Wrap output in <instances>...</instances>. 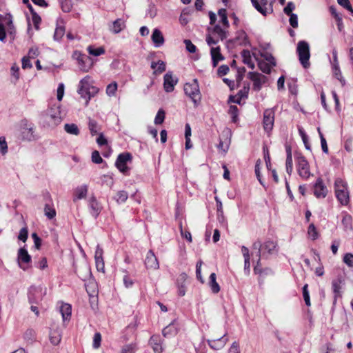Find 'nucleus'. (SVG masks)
Segmentation results:
<instances>
[{
	"instance_id": "680f3d73",
	"label": "nucleus",
	"mask_w": 353,
	"mask_h": 353,
	"mask_svg": "<svg viewBox=\"0 0 353 353\" xmlns=\"http://www.w3.org/2000/svg\"><path fill=\"white\" fill-rule=\"evenodd\" d=\"M103 159L101 158L99 152L97 150H94L92 153V161L94 163L99 164L103 162Z\"/></svg>"
},
{
	"instance_id": "aec40b11",
	"label": "nucleus",
	"mask_w": 353,
	"mask_h": 353,
	"mask_svg": "<svg viewBox=\"0 0 353 353\" xmlns=\"http://www.w3.org/2000/svg\"><path fill=\"white\" fill-rule=\"evenodd\" d=\"M233 45L247 46L249 44L248 38L245 31H239L236 36L230 41Z\"/></svg>"
},
{
	"instance_id": "4be33fe9",
	"label": "nucleus",
	"mask_w": 353,
	"mask_h": 353,
	"mask_svg": "<svg viewBox=\"0 0 353 353\" xmlns=\"http://www.w3.org/2000/svg\"><path fill=\"white\" fill-rule=\"evenodd\" d=\"M151 39L154 46L157 48L163 46L165 41L162 32L157 28L153 30Z\"/></svg>"
},
{
	"instance_id": "bb28decb",
	"label": "nucleus",
	"mask_w": 353,
	"mask_h": 353,
	"mask_svg": "<svg viewBox=\"0 0 353 353\" xmlns=\"http://www.w3.org/2000/svg\"><path fill=\"white\" fill-rule=\"evenodd\" d=\"M243 62L251 69L254 68V63L252 61L251 53L248 50H243L241 52Z\"/></svg>"
},
{
	"instance_id": "9b49d317",
	"label": "nucleus",
	"mask_w": 353,
	"mask_h": 353,
	"mask_svg": "<svg viewBox=\"0 0 353 353\" xmlns=\"http://www.w3.org/2000/svg\"><path fill=\"white\" fill-rule=\"evenodd\" d=\"M275 111L274 108L265 109L263 112V125L264 130L270 132L274 126Z\"/></svg>"
},
{
	"instance_id": "79ce46f5",
	"label": "nucleus",
	"mask_w": 353,
	"mask_h": 353,
	"mask_svg": "<svg viewBox=\"0 0 353 353\" xmlns=\"http://www.w3.org/2000/svg\"><path fill=\"white\" fill-rule=\"evenodd\" d=\"M343 280L341 277L337 278L336 279H334L332 282V288L334 293L335 294V296H336L339 295L341 290V284L342 283Z\"/></svg>"
},
{
	"instance_id": "13d9d810",
	"label": "nucleus",
	"mask_w": 353,
	"mask_h": 353,
	"mask_svg": "<svg viewBox=\"0 0 353 353\" xmlns=\"http://www.w3.org/2000/svg\"><path fill=\"white\" fill-rule=\"evenodd\" d=\"M307 233L312 237V240H316L318 238V232L314 223H311L309 225Z\"/></svg>"
},
{
	"instance_id": "412c9836",
	"label": "nucleus",
	"mask_w": 353,
	"mask_h": 353,
	"mask_svg": "<svg viewBox=\"0 0 353 353\" xmlns=\"http://www.w3.org/2000/svg\"><path fill=\"white\" fill-rule=\"evenodd\" d=\"M210 54L212 57V66L214 68L217 66L219 61L224 59L223 56L221 53V49L219 46L211 48Z\"/></svg>"
},
{
	"instance_id": "393cba45",
	"label": "nucleus",
	"mask_w": 353,
	"mask_h": 353,
	"mask_svg": "<svg viewBox=\"0 0 353 353\" xmlns=\"http://www.w3.org/2000/svg\"><path fill=\"white\" fill-rule=\"evenodd\" d=\"M88 193V185H83L77 187L74 192L73 201H76L77 199H82L85 198Z\"/></svg>"
},
{
	"instance_id": "3c124183",
	"label": "nucleus",
	"mask_w": 353,
	"mask_h": 353,
	"mask_svg": "<svg viewBox=\"0 0 353 353\" xmlns=\"http://www.w3.org/2000/svg\"><path fill=\"white\" fill-rule=\"evenodd\" d=\"M261 161L260 159H258L255 163V166H254V172H255V174L256 176V178L258 179V181H259V183L262 185H263V181H262V179H261Z\"/></svg>"
},
{
	"instance_id": "c85d7f7f",
	"label": "nucleus",
	"mask_w": 353,
	"mask_h": 353,
	"mask_svg": "<svg viewBox=\"0 0 353 353\" xmlns=\"http://www.w3.org/2000/svg\"><path fill=\"white\" fill-rule=\"evenodd\" d=\"M60 312L63 321L69 319L72 314V307L70 304L64 303L61 306Z\"/></svg>"
},
{
	"instance_id": "cd10ccee",
	"label": "nucleus",
	"mask_w": 353,
	"mask_h": 353,
	"mask_svg": "<svg viewBox=\"0 0 353 353\" xmlns=\"http://www.w3.org/2000/svg\"><path fill=\"white\" fill-rule=\"evenodd\" d=\"M209 285L214 294H217L220 291V286L216 282V276L215 273H212L210 276Z\"/></svg>"
},
{
	"instance_id": "603ef678",
	"label": "nucleus",
	"mask_w": 353,
	"mask_h": 353,
	"mask_svg": "<svg viewBox=\"0 0 353 353\" xmlns=\"http://www.w3.org/2000/svg\"><path fill=\"white\" fill-rule=\"evenodd\" d=\"M303 296L305 305L307 306H310L311 303H310V298L307 284H305L304 286L303 287Z\"/></svg>"
},
{
	"instance_id": "a211bd4d",
	"label": "nucleus",
	"mask_w": 353,
	"mask_h": 353,
	"mask_svg": "<svg viewBox=\"0 0 353 353\" xmlns=\"http://www.w3.org/2000/svg\"><path fill=\"white\" fill-rule=\"evenodd\" d=\"M145 265L147 269L157 270L159 268L158 259L151 250L146 254Z\"/></svg>"
},
{
	"instance_id": "f704fd0d",
	"label": "nucleus",
	"mask_w": 353,
	"mask_h": 353,
	"mask_svg": "<svg viewBox=\"0 0 353 353\" xmlns=\"http://www.w3.org/2000/svg\"><path fill=\"white\" fill-rule=\"evenodd\" d=\"M176 333L177 330L173 326L172 324L168 325L162 330V334L165 338L175 335Z\"/></svg>"
},
{
	"instance_id": "c756f323",
	"label": "nucleus",
	"mask_w": 353,
	"mask_h": 353,
	"mask_svg": "<svg viewBox=\"0 0 353 353\" xmlns=\"http://www.w3.org/2000/svg\"><path fill=\"white\" fill-rule=\"evenodd\" d=\"M125 27V22L121 19H116L112 23V28L110 30L115 33H119Z\"/></svg>"
},
{
	"instance_id": "9d476101",
	"label": "nucleus",
	"mask_w": 353,
	"mask_h": 353,
	"mask_svg": "<svg viewBox=\"0 0 353 353\" xmlns=\"http://www.w3.org/2000/svg\"><path fill=\"white\" fill-rule=\"evenodd\" d=\"M132 159V157L130 153H121L117 157L115 162V166L121 172L124 174H127L129 171V168L127 166V163L131 161Z\"/></svg>"
},
{
	"instance_id": "49530a36",
	"label": "nucleus",
	"mask_w": 353,
	"mask_h": 353,
	"mask_svg": "<svg viewBox=\"0 0 353 353\" xmlns=\"http://www.w3.org/2000/svg\"><path fill=\"white\" fill-rule=\"evenodd\" d=\"M317 130H318V132H319V134L320 137V139H321V145L322 150L324 153L327 154L328 153V147H327V141H326L323 133L321 132L320 128H318Z\"/></svg>"
},
{
	"instance_id": "7ed1b4c3",
	"label": "nucleus",
	"mask_w": 353,
	"mask_h": 353,
	"mask_svg": "<svg viewBox=\"0 0 353 353\" xmlns=\"http://www.w3.org/2000/svg\"><path fill=\"white\" fill-rule=\"evenodd\" d=\"M184 92L192 101L194 106L196 107L201 99V94L197 79H194L191 83H186L184 85Z\"/></svg>"
},
{
	"instance_id": "5fc2aeb1",
	"label": "nucleus",
	"mask_w": 353,
	"mask_h": 353,
	"mask_svg": "<svg viewBox=\"0 0 353 353\" xmlns=\"http://www.w3.org/2000/svg\"><path fill=\"white\" fill-rule=\"evenodd\" d=\"M261 57L264 58L272 66L276 65V60L271 53L264 52L261 54Z\"/></svg>"
},
{
	"instance_id": "8fccbe9b",
	"label": "nucleus",
	"mask_w": 353,
	"mask_h": 353,
	"mask_svg": "<svg viewBox=\"0 0 353 353\" xmlns=\"http://www.w3.org/2000/svg\"><path fill=\"white\" fill-rule=\"evenodd\" d=\"M61 335L57 332H52L50 334V341L52 344L57 345L61 341Z\"/></svg>"
},
{
	"instance_id": "c9c22d12",
	"label": "nucleus",
	"mask_w": 353,
	"mask_h": 353,
	"mask_svg": "<svg viewBox=\"0 0 353 353\" xmlns=\"http://www.w3.org/2000/svg\"><path fill=\"white\" fill-rule=\"evenodd\" d=\"M64 130L65 132L70 134L78 135L79 134V130L78 126L74 123H66L64 125Z\"/></svg>"
},
{
	"instance_id": "dca6fc26",
	"label": "nucleus",
	"mask_w": 353,
	"mask_h": 353,
	"mask_svg": "<svg viewBox=\"0 0 353 353\" xmlns=\"http://www.w3.org/2000/svg\"><path fill=\"white\" fill-rule=\"evenodd\" d=\"M163 339L159 334H154L150 337L149 345L152 348L154 353H162L163 352Z\"/></svg>"
},
{
	"instance_id": "de8ad7c7",
	"label": "nucleus",
	"mask_w": 353,
	"mask_h": 353,
	"mask_svg": "<svg viewBox=\"0 0 353 353\" xmlns=\"http://www.w3.org/2000/svg\"><path fill=\"white\" fill-rule=\"evenodd\" d=\"M65 34V28L63 26H57L54 34V39L60 41Z\"/></svg>"
},
{
	"instance_id": "2eb2a0df",
	"label": "nucleus",
	"mask_w": 353,
	"mask_h": 353,
	"mask_svg": "<svg viewBox=\"0 0 353 353\" xmlns=\"http://www.w3.org/2000/svg\"><path fill=\"white\" fill-rule=\"evenodd\" d=\"M88 207L90 209V214L97 219L100 214L103 207L101 204L97 201V198L92 195L88 200Z\"/></svg>"
},
{
	"instance_id": "0eeeda50",
	"label": "nucleus",
	"mask_w": 353,
	"mask_h": 353,
	"mask_svg": "<svg viewBox=\"0 0 353 353\" xmlns=\"http://www.w3.org/2000/svg\"><path fill=\"white\" fill-rule=\"evenodd\" d=\"M20 132L22 140L31 141L35 139L34 125L27 119L21 121Z\"/></svg>"
},
{
	"instance_id": "ddd939ff",
	"label": "nucleus",
	"mask_w": 353,
	"mask_h": 353,
	"mask_svg": "<svg viewBox=\"0 0 353 353\" xmlns=\"http://www.w3.org/2000/svg\"><path fill=\"white\" fill-rule=\"evenodd\" d=\"M248 77L253 82V90L255 91H259L267 81L265 75L255 72H250Z\"/></svg>"
},
{
	"instance_id": "f257e3e1",
	"label": "nucleus",
	"mask_w": 353,
	"mask_h": 353,
	"mask_svg": "<svg viewBox=\"0 0 353 353\" xmlns=\"http://www.w3.org/2000/svg\"><path fill=\"white\" fill-rule=\"evenodd\" d=\"M99 88L94 86L91 83V78L89 76L82 79L79 83L77 92L81 97L85 99V105L87 106L92 97L99 92Z\"/></svg>"
},
{
	"instance_id": "f8f14e48",
	"label": "nucleus",
	"mask_w": 353,
	"mask_h": 353,
	"mask_svg": "<svg viewBox=\"0 0 353 353\" xmlns=\"http://www.w3.org/2000/svg\"><path fill=\"white\" fill-rule=\"evenodd\" d=\"M17 261L19 266L23 270H26L29 268L32 259L25 248H21L18 251Z\"/></svg>"
},
{
	"instance_id": "864d4df0",
	"label": "nucleus",
	"mask_w": 353,
	"mask_h": 353,
	"mask_svg": "<svg viewBox=\"0 0 353 353\" xmlns=\"http://www.w3.org/2000/svg\"><path fill=\"white\" fill-rule=\"evenodd\" d=\"M229 114L232 117V122L236 123L239 114V109L236 105H230L229 109Z\"/></svg>"
},
{
	"instance_id": "c03bdc74",
	"label": "nucleus",
	"mask_w": 353,
	"mask_h": 353,
	"mask_svg": "<svg viewBox=\"0 0 353 353\" xmlns=\"http://www.w3.org/2000/svg\"><path fill=\"white\" fill-rule=\"evenodd\" d=\"M165 112L163 109H159L154 119V123L156 125L162 124L164 121Z\"/></svg>"
},
{
	"instance_id": "a878e982",
	"label": "nucleus",
	"mask_w": 353,
	"mask_h": 353,
	"mask_svg": "<svg viewBox=\"0 0 353 353\" xmlns=\"http://www.w3.org/2000/svg\"><path fill=\"white\" fill-rule=\"evenodd\" d=\"M151 68L154 70V74H159L165 71V63L163 61H158L157 62L152 61L151 63Z\"/></svg>"
},
{
	"instance_id": "b1692460",
	"label": "nucleus",
	"mask_w": 353,
	"mask_h": 353,
	"mask_svg": "<svg viewBox=\"0 0 353 353\" xmlns=\"http://www.w3.org/2000/svg\"><path fill=\"white\" fill-rule=\"evenodd\" d=\"M335 194L337 200L342 205H347L349 203L350 196L348 190H338L337 192H335Z\"/></svg>"
},
{
	"instance_id": "1a4fd4ad",
	"label": "nucleus",
	"mask_w": 353,
	"mask_h": 353,
	"mask_svg": "<svg viewBox=\"0 0 353 353\" xmlns=\"http://www.w3.org/2000/svg\"><path fill=\"white\" fill-rule=\"evenodd\" d=\"M254 8L263 16L273 11L272 3L274 0H250Z\"/></svg>"
},
{
	"instance_id": "6ab92c4d",
	"label": "nucleus",
	"mask_w": 353,
	"mask_h": 353,
	"mask_svg": "<svg viewBox=\"0 0 353 353\" xmlns=\"http://www.w3.org/2000/svg\"><path fill=\"white\" fill-rule=\"evenodd\" d=\"M228 341V338L226 336V334H223L221 337L214 339V340H208V345L213 350H219L222 349Z\"/></svg>"
},
{
	"instance_id": "0e129e2a",
	"label": "nucleus",
	"mask_w": 353,
	"mask_h": 353,
	"mask_svg": "<svg viewBox=\"0 0 353 353\" xmlns=\"http://www.w3.org/2000/svg\"><path fill=\"white\" fill-rule=\"evenodd\" d=\"M184 43L185 44L186 50L190 53H194L196 50V47L189 39H185Z\"/></svg>"
},
{
	"instance_id": "a18cd8bd",
	"label": "nucleus",
	"mask_w": 353,
	"mask_h": 353,
	"mask_svg": "<svg viewBox=\"0 0 353 353\" xmlns=\"http://www.w3.org/2000/svg\"><path fill=\"white\" fill-rule=\"evenodd\" d=\"M259 69L264 73L269 74L271 72L272 65L265 61H261L258 63Z\"/></svg>"
},
{
	"instance_id": "20e7f679",
	"label": "nucleus",
	"mask_w": 353,
	"mask_h": 353,
	"mask_svg": "<svg viewBox=\"0 0 353 353\" xmlns=\"http://www.w3.org/2000/svg\"><path fill=\"white\" fill-rule=\"evenodd\" d=\"M296 53L299 56V61L303 67L304 68H309L310 65L309 61L310 58L309 43L303 40L299 41L297 43Z\"/></svg>"
},
{
	"instance_id": "f03ea898",
	"label": "nucleus",
	"mask_w": 353,
	"mask_h": 353,
	"mask_svg": "<svg viewBox=\"0 0 353 353\" xmlns=\"http://www.w3.org/2000/svg\"><path fill=\"white\" fill-rule=\"evenodd\" d=\"M42 119L49 125H57L61 122L60 104L51 105L48 110L41 113Z\"/></svg>"
},
{
	"instance_id": "58836bf2",
	"label": "nucleus",
	"mask_w": 353,
	"mask_h": 353,
	"mask_svg": "<svg viewBox=\"0 0 353 353\" xmlns=\"http://www.w3.org/2000/svg\"><path fill=\"white\" fill-rule=\"evenodd\" d=\"M218 14L221 19V21L225 28L229 27V21L227 17V10L224 8H221L219 10Z\"/></svg>"
},
{
	"instance_id": "e433bc0d",
	"label": "nucleus",
	"mask_w": 353,
	"mask_h": 353,
	"mask_svg": "<svg viewBox=\"0 0 353 353\" xmlns=\"http://www.w3.org/2000/svg\"><path fill=\"white\" fill-rule=\"evenodd\" d=\"M88 51L90 54L97 57L105 53V49L103 47L94 48L92 46H89L88 47Z\"/></svg>"
},
{
	"instance_id": "774afa93",
	"label": "nucleus",
	"mask_w": 353,
	"mask_h": 353,
	"mask_svg": "<svg viewBox=\"0 0 353 353\" xmlns=\"http://www.w3.org/2000/svg\"><path fill=\"white\" fill-rule=\"evenodd\" d=\"M229 67L227 65H221L217 70V74L219 77L226 75L229 72Z\"/></svg>"
},
{
	"instance_id": "72a5a7b5",
	"label": "nucleus",
	"mask_w": 353,
	"mask_h": 353,
	"mask_svg": "<svg viewBox=\"0 0 353 353\" xmlns=\"http://www.w3.org/2000/svg\"><path fill=\"white\" fill-rule=\"evenodd\" d=\"M88 128L92 135L97 134L101 130L99 123L95 120L91 119H89Z\"/></svg>"
},
{
	"instance_id": "473e14b6",
	"label": "nucleus",
	"mask_w": 353,
	"mask_h": 353,
	"mask_svg": "<svg viewBox=\"0 0 353 353\" xmlns=\"http://www.w3.org/2000/svg\"><path fill=\"white\" fill-rule=\"evenodd\" d=\"M249 90H250L249 85H248L247 86H244L241 90H240L238 92V93L236 94V97H237L236 101H232V102L235 103L240 104L241 101L243 98L248 97Z\"/></svg>"
},
{
	"instance_id": "6e6d98bb",
	"label": "nucleus",
	"mask_w": 353,
	"mask_h": 353,
	"mask_svg": "<svg viewBox=\"0 0 353 353\" xmlns=\"http://www.w3.org/2000/svg\"><path fill=\"white\" fill-rule=\"evenodd\" d=\"M201 265H202V261H199L197 263H196V279L201 281V283H204V280L202 277V275H201Z\"/></svg>"
},
{
	"instance_id": "338daca9",
	"label": "nucleus",
	"mask_w": 353,
	"mask_h": 353,
	"mask_svg": "<svg viewBox=\"0 0 353 353\" xmlns=\"http://www.w3.org/2000/svg\"><path fill=\"white\" fill-rule=\"evenodd\" d=\"M343 262L349 267H353V254L346 253L343 256Z\"/></svg>"
},
{
	"instance_id": "37998d69",
	"label": "nucleus",
	"mask_w": 353,
	"mask_h": 353,
	"mask_svg": "<svg viewBox=\"0 0 353 353\" xmlns=\"http://www.w3.org/2000/svg\"><path fill=\"white\" fill-rule=\"evenodd\" d=\"M213 32L218 34L221 40H223L228 37V32L221 28L219 25H215L213 28Z\"/></svg>"
},
{
	"instance_id": "4468645a",
	"label": "nucleus",
	"mask_w": 353,
	"mask_h": 353,
	"mask_svg": "<svg viewBox=\"0 0 353 353\" xmlns=\"http://www.w3.org/2000/svg\"><path fill=\"white\" fill-rule=\"evenodd\" d=\"M313 193L317 199H323L327 196V189L325 185L323 179L318 178L313 185Z\"/></svg>"
},
{
	"instance_id": "ea45409f",
	"label": "nucleus",
	"mask_w": 353,
	"mask_h": 353,
	"mask_svg": "<svg viewBox=\"0 0 353 353\" xmlns=\"http://www.w3.org/2000/svg\"><path fill=\"white\" fill-rule=\"evenodd\" d=\"M118 88V85L116 81H113L108 84L106 87V94L109 97L114 96Z\"/></svg>"
},
{
	"instance_id": "5701e85b",
	"label": "nucleus",
	"mask_w": 353,
	"mask_h": 353,
	"mask_svg": "<svg viewBox=\"0 0 353 353\" xmlns=\"http://www.w3.org/2000/svg\"><path fill=\"white\" fill-rule=\"evenodd\" d=\"M276 243L272 241H267L264 243L262 244V255L263 257L267 256L268 254H273L275 248Z\"/></svg>"
},
{
	"instance_id": "4d7b16f0",
	"label": "nucleus",
	"mask_w": 353,
	"mask_h": 353,
	"mask_svg": "<svg viewBox=\"0 0 353 353\" xmlns=\"http://www.w3.org/2000/svg\"><path fill=\"white\" fill-rule=\"evenodd\" d=\"M338 3L353 15V9L349 0H337Z\"/></svg>"
},
{
	"instance_id": "423d86ee",
	"label": "nucleus",
	"mask_w": 353,
	"mask_h": 353,
	"mask_svg": "<svg viewBox=\"0 0 353 353\" xmlns=\"http://www.w3.org/2000/svg\"><path fill=\"white\" fill-rule=\"evenodd\" d=\"M295 159L299 175L304 179H308L311 175V172L310 170V165L305 157L301 153H296L295 154Z\"/></svg>"
},
{
	"instance_id": "09e8293b",
	"label": "nucleus",
	"mask_w": 353,
	"mask_h": 353,
	"mask_svg": "<svg viewBox=\"0 0 353 353\" xmlns=\"http://www.w3.org/2000/svg\"><path fill=\"white\" fill-rule=\"evenodd\" d=\"M263 271H269V272H271V269L270 268H265V269H263L261 268V261H259V259H257V261H256V265H254V272L256 274H259L260 276H262L263 275Z\"/></svg>"
},
{
	"instance_id": "bf43d9fd",
	"label": "nucleus",
	"mask_w": 353,
	"mask_h": 353,
	"mask_svg": "<svg viewBox=\"0 0 353 353\" xmlns=\"http://www.w3.org/2000/svg\"><path fill=\"white\" fill-rule=\"evenodd\" d=\"M299 134L302 138V140H303V142L305 145V147L307 150H311V148H310V145L308 143V138H307V136L306 135V134L305 133L304 130L302 129V128H299Z\"/></svg>"
},
{
	"instance_id": "e2e57ef3",
	"label": "nucleus",
	"mask_w": 353,
	"mask_h": 353,
	"mask_svg": "<svg viewBox=\"0 0 353 353\" xmlns=\"http://www.w3.org/2000/svg\"><path fill=\"white\" fill-rule=\"evenodd\" d=\"M32 23L34 24L35 29L39 30V24L41 21V18L37 12H34L33 14L32 15Z\"/></svg>"
},
{
	"instance_id": "69168bd1",
	"label": "nucleus",
	"mask_w": 353,
	"mask_h": 353,
	"mask_svg": "<svg viewBox=\"0 0 353 353\" xmlns=\"http://www.w3.org/2000/svg\"><path fill=\"white\" fill-rule=\"evenodd\" d=\"M28 236V231L26 227L20 230L18 239L23 242H26Z\"/></svg>"
},
{
	"instance_id": "7c9ffc66",
	"label": "nucleus",
	"mask_w": 353,
	"mask_h": 353,
	"mask_svg": "<svg viewBox=\"0 0 353 353\" xmlns=\"http://www.w3.org/2000/svg\"><path fill=\"white\" fill-rule=\"evenodd\" d=\"M128 198V194L125 190H119L118 191L114 196L113 197L114 200L118 203H125Z\"/></svg>"
},
{
	"instance_id": "2f4dec72",
	"label": "nucleus",
	"mask_w": 353,
	"mask_h": 353,
	"mask_svg": "<svg viewBox=\"0 0 353 353\" xmlns=\"http://www.w3.org/2000/svg\"><path fill=\"white\" fill-rule=\"evenodd\" d=\"M44 214L49 219H52L56 216V210L53 204L46 203L44 207Z\"/></svg>"
},
{
	"instance_id": "4c0bfd02",
	"label": "nucleus",
	"mask_w": 353,
	"mask_h": 353,
	"mask_svg": "<svg viewBox=\"0 0 353 353\" xmlns=\"http://www.w3.org/2000/svg\"><path fill=\"white\" fill-rule=\"evenodd\" d=\"M334 189L335 192H337L338 190L347 191L348 190L347 183L344 181L342 179L338 178L335 180L334 182Z\"/></svg>"
},
{
	"instance_id": "052dcab7",
	"label": "nucleus",
	"mask_w": 353,
	"mask_h": 353,
	"mask_svg": "<svg viewBox=\"0 0 353 353\" xmlns=\"http://www.w3.org/2000/svg\"><path fill=\"white\" fill-rule=\"evenodd\" d=\"M101 335L99 332H96L93 337L92 346L94 349H97L101 345Z\"/></svg>"
},
{
	"instance_id": "6e6552de",
	"label": "nucleus",
	"mask_w": 353,
	"mask_h": 353,
	"mask_svg": "<svg viewBox=\"0 0 353 353\" xmlns=\"http://www.w3.org/2000/svg\"><path fill=\"white\" fill-rule=\"evenodd\" d=\"M72 57L77 61L79 68L83 72H88L92 65L91 59L79 51H74Z\"/></svg>"
},
{
	"instance_id": "f3484780",
	"label": "nucleus",
	"mask_w": 353,
	"mask_h": 353,
	"mask_svg": "<svg viewBox=\"0 0 353 353\" xmlns=\"http://www.w3.org/2000/svg\"><path fill=\"white\" fill-rule=\"evenodd\" d=\"M163 88L166 92H171L174 90L175 85L178 82V79H174L171 72H167L163 77Z\"/></svg>"
},
{
	"instance_id": "39448f33",
	"label": "nucleus",
	"mask_w": 353,
	"mask_h": 353,
	"mask_svg": "<svg viewBox=\"0 0 353 353\" xmlns=\"http://www.w3.org/2000/svg\"><path fill=\"white\" fill-rule=\"evenodd\" d=\"M46 287L31 285L28 291V301L30 304H39L46 294Z\"/></svg>"
},
{
	"instance_id": "a19ab883",
	"label": "nucleus",
	"mask_w": 353,
	"mask_h": 353,
	"mask_svg": "<svg viewBox=\"0 0 353 353\" xmlns=\"http://www.w3.org/2000/svg\"><path fill=\"white\" fill-rule=\"evenodd\" d=\"M61 8L64 12H70L72 8V0H59Z\"/></svg>"
}]
</instances>
